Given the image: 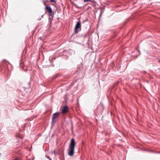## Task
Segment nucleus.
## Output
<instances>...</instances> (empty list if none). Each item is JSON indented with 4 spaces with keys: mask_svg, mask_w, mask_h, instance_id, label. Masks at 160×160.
<instances>
[{
    "mask_svg": "<svg viewBox=\"0 0 160 160\" xmlns=\"http://www.w3.org/2000/svg\"><path fill=\"white\" fill-rule=\"evenodd\" d=\"M75 144L74 139L73 138H72L69 146L68 152V154L69 156H72L73 155Z\"/></svg>",
    "mask_w": 160,
    "mask_h": 160,
    "instance_id": "1",
    "label": "nucleus"
},
{
    "mask_svg": "<svg viewBox=\"0 0 160 160\" xmlns=\"http://www.w3.org/2000/svg\"><path fill=\"white\" fill-rule=\"evenodd\" d=\"M60 112H57L53 114L52 118V121L51 124L52 125H54L56 122L59 120V116Z\"/></svg>",
    "mask_w": 160,
    "mask_h": 160,
    "instance_id": "2",
    "label": "nucleus"
},
{
    "mask_svg": "<svg viewBox=\"0 0 160 160\" xmlns=\"http://www.w3.org/2000/svg\"><path fill=\"white\" fill-rule=\"evenodd\" d=\"M81 30V23L80 21L78 22L75 27L74 32L75 33H78Z\"/></svg>",
    "mask_w": 160,
    "mask_h": 160,
    "instance_id": "3",
    "label": "nucleus"
},
{
    "mask_svg": "<svg viewBox=\"0 0 160 160\" xmlns=\"http://www.w3.org/2000/svg\"><path fill=\"white\" fill-rule=\"evenodd\" d=\"M46 9L47 10L48 12L50 14L49 16L53 17L54 15V13L52 12V9L50 6L46 5Z\"/></svg>",
    "mask_w": 160,
    "mask_h": 160,
    "instance_id": "4",
    "label": "nucleus"
},
{
    "mask_svg": "<svg viewBox=\"0 0 160 160\" xmlns=\"http://www.w3.org/2000/svg\"><path fill=\"white\" fill-rule=\"evenodd\" d=\"M68 110V107L67 106H65L62 110V114H64L67 112Z\"/></svg>",
    "mask_w": 160,
    "mask_h": 160,
    "instance_id": "5",
    "label": "nucleus"
},
{
    "mask_svg": "<svg viewBox=\"0 0 160 160\" xmlns=\"http://www.w3.org/2000/svg\"><path fill=\"white\" fill-rule=\"evenodd\" d=\"M31 87V84L30 82H28V86L26 88H30Z\"/></svg>",
    "mask_w": 160,
    "mask_h": 160,
    "instance_id": "6",
    "label": "nucleus"
},
{
    "mask_svg": "<svg viewBox=\"0 0 160 160\" xmlns=\"http://www.w3.org/2000/svg\"><path fill=\"white\" fill-rule=\"evenodd\" d=\"M83 1L84 2H85L88 1L91 2V0H84Z\"/></svg>",
    "mask_w": 160,
    "mask_h": 160,
    "instance_id": "7",
    "label": "nucleus"
},
{
    "mask_svg": "<svg viewBox=\"0 0 160 160\" xmlns=\"http://www.w3.org/2000/svg\"><path fill=\"white\" fill-rule=\"evenodd\" d=\"M82 37H83V38H86L87 37V35L85 34V35H82Z\"/></svg>",
    "mask_w": 160,
    "mask_h": 160,
    "instance_id": "8",
    "label": "nucleus"
},
{
    "mask_svg": "<svg viewBox=\"0 0 160 160\" xmlns=\"http://www.w3.org/2000/svg\"><path fill=\"white\" fill-rule=\"evenodd\" d=\"M50 1L52 2H56L55 0H50Z\"/></svg>",
    "mask_w": 160,
    "mask_h": 160,
    "instance_id": "9",
    "label": "nucleus"
},
{
    "mask_svg": "<svg viewBox=\"0 0 160 160\" xmlns=\"http://www.w3.org/2000/svg\"><path fill=\"white\" fill-rule=\"evenodd\" d=\"M46 157L50 160H52V159L48 156H46Z\"/></svg>",
    "mask_w": 160,
    "mask_h": 160,
    "instance_id": "10",
    "label": "nucleus"
},
{
    "mask_svg": "<svg viewBox=\"0 0 160 160\" xmlns=\"http://www.w3.org/2000/svg\"><path fill=\"white\" fill-rule=\"evenodd\" d=\"M88 19H87L86 20H84L82 22V23H84L85 22H86V21H87Z\"/></svg>",
    "mask_w": 160,
    "mask_h": 160,
    "instance_id": "11",
    "label": "nucleus"
},
{
    "mask_svg": "<svg viewBox=\"0 0 160 160\" xmlns=\"http://www.w3.org/2000/svg\"><path fill=\"white\" fill-rule=\"evenodd\" d=\"M53 153L55 155L56 154V152L55 150H54L53 152Z\"/></svg>",
    "mask_w": 160,
    "mask_h": 160,
    "instance_id": "12",
    "label": "nucleus"
},
{
    "mask_svg": "<svg viewBox=\"0 0 160 160\" xmlns=\"http://www.w3.org/2000/svg\"><path fill=\"white\" fill-rule=\"evenodd\" d=\"M137 50L139 52V54H140V51L139 50H138V49H137Z\"/></svg>",
    "mask_w": 160,
    "mask_h": 160,
    "instance_id": "13",
    "label": "nucleus"
},
{
    "mask_svg": "<svg viewBox=\"0 0 160 160\" xmlns=\"http://www.w3.org/2000/svg\"><path fill=\"white\" fill-rule=\"evenodd\" d=\"M44 15H43L42 16V18L43 17V16Z\"/></svg>",
    "mask_w": 160,
    "mask_h": 160,
    "instance_id": "14",
    "label": "nucleus"
},
{
    "mask_svg": "<svg viewBox=\"0 0 160 160\" xmlns=\"http://www.w3.org/2000/svg\"><path fill=\"white\" fill-rule=\"evenodd\" d=\"M21 67L22 68H23L22 66H21Z\"/></svg>",
    "mask_w": 160,
    "mask_h": 160,
    "instance_id": "15",
    "label": "nucleus"
},
{
    "mask_svg": "<svg viewBox=\"0 0 160 160\" xmlns=\"http://www.w3.org/2000/svg\"><path fill=\"white\" fill-rule=\"evenodd\" d=\"M14 160H18V159L16 158V159H15Z\"/></svg>",
    "mask_w": 160,
    "mask_h": 160,
    "instance_id": "16",
    "label": "nucleus"
},
{
    "mask_svg": "<svg viewBox=\"0 0 160 160\" xmlns=\"http://www.w3.org/2000/svg\"><path fill=\"white\" fill-rule=\"evenodd\" d=\"M1 155V153H0V156Z\"/></svg>",
    "mask_w": 160,
    "mask_h": 160,
    "instance_id": "17",
    "label": "nucleus"
}]
</instances>
